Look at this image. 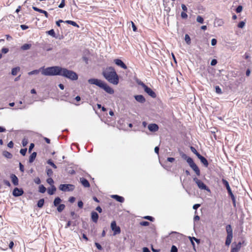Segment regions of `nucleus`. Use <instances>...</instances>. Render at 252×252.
<instances>
[{
	"mask_svg": "<svg viewBox=\"0 0 252 252\" xmlns=\"http://www.w3.org/2000/svg\"><path fill=\"white\" fill-rule=\"evenodd\" d=\"M55 75H61L71 80L78 79V75L75 72L58 66H52V76Z\"/></svg>",
	"mask_w": 252,
	"mask_h": 252,
	"instance_id": "f257e3e1",
	"label": "nucleus"
},
{
	"mask_svg": "<svg viewBox=\"0 0 252 252\" xmlns=\"http://www.w3.org/2000/svg\"><path fill=\"white\" fill-rule=\"evenodd\" d=\"M104 78L110 83L117 85L119 83V76L113 67H106L102 72Z\"/></svg>",
	"mask_w": 252,
	"mask_h": 252,
	"instance_id": "f03ea898",
	"label": "nucleus"
},
{
	"mask_svg": "<svg viewBox=\"0 0 252 252\" xmlns=\"http://www.w3.org/2000/svg\"><path fill=\"white\" fill-rule=\"evenodd\" d=\"M52 66L48 67L46 68H45L44 67H41L38 69L34 70L28 72V74L29 75L38 74L40 72H41L43 75L52 76Z\"/></svg>",
	"mask_w": 252,
	"mask_h": 252,
	"instance_id": "7ed1b4c3",
	"label": "nucleus"
},
{
	"mask_svg": "<svg viewBox=\"0 0 252 252\" xmlns=\"http://www.w3.org/2000/svg\"><path fill=\"white\" fill-rule=\"evenodd\" d=\"M193 180L200 189L206 190L210 192V189L200 180L196 177L193 178Z\"/></svg>",
	"mask_w": 252,
	"mask_h": 252,
	"instance_id": "20e7f679",
	"label": "nucleus"
},
{
	"mask_svg": "<svg viewBox=\"0 0 252 252\" xmlns=\"http://www.w3.org/2000/svg\"><path fill=\"white\" fill-rule=\"evenodd\" d=\"M74 189V186L70 184H61L59 187V189L63 191H72Z\"/></svg>",
	"mask_w": 252,
	"mask_h": 252,
	"instance_id": "39448f33",
	"label": "nucleus"
},
{
	"mask_svg": "<svg viewBox=\"0 0 252 252\" xmlns=\"http://www.w3.org/2000/svg\"><path fill=\"white\" fill-rule=\"evenodd\" d=\"M111 228L113 230L114 235L120 234L121 232L120 227L117 225L115 221H113L111 223Z\"/></svg>",
	"mask_w": 252,
	"mask_h": 252,
	"instance_id": "423d86ee",
	"label": "nucleus"
},
{
	"mask_svg": "<svg viewBox=\"0 0 252 252\" xmlns=\"http://www.w3.org/2000/svg\"><path fill=\"white\" fill-rule=\"evenodd\" d=\"M88 82L91 84L95 85L101 88L103 85L104 82L95 78H92L88 80Z\"/></svg>",
	"mask_w": 252,
	"mask_h": 252,
	"instance_id": "0eeeda50",
	"label": "nucleus"
},
{
	"mask_svg": "<svg viewBox=\"0 0 252 252\" xmlns=\"http://www.w3.org/2000/svg\"><path fill=\"white\" fill-rule=\"evenodd\" d=\"M24 193V191L22 189L15 188L13 191V195L15 197L21 196Z\"/></svg>",
	"mask_w": 252,
	"mask_h": 252,
	"instance_id": "6e6552de",
	"label": "nucleus"
},
{
	"mask_svg": "<svg viewBox=\"0 0 252 252\" xmlns=\"http://www.w3.org/2000/svg\"><path fill=\"white\" fill-rule=\"evenodd\" d=\"M101 88L103 89L105 92L109 94H112L114 93V90L104 82Z\"/></svg>",
	"mask_w": 252,
	"mask_h": 252,
	"instance_id": "1a4fd4ad",
	"label": "nucleus"
},
{
	"mask_svg": "<svg viewBox=\"0 0 252 252\" xmlns=\"http://www.w3.org/2000/svg\"><path fill=\"white\" fill-rule=\"evenodd\" d=\"M144 90V91L152 97L155 98L156 97V93L151 88H149L148 86L145 87V88Z\"/></svg>",
	"mask_w": 252,
	"mask_h": 252,
	"instance_id": "9d476101",
	"label": "nucleus"
},
{
	"mask_svg": "<svg viewBox=\"0 0 252 252\" xmlns=\"http://www.w3.org/2000/svg\"><path fill=\"white\" fill-rule=\"evenodd\" d=\"M149 130L151 132H156L158 130V126L156 124H151L148 126Z\"/></svg>",
	"mask_w": 252,
	"mask_h": 252,
	"instance_id": "9b49d317",
	"label": "nucleus"
},
{
	"mask_svg": "<svg viewBox=\"0 0 252 252\" xmlns=\"http://www.w3.org/2000/svg\"><path fill=\"white\" fill-rule=\"evenodd\" d=\"M114 62L117 64L118 66H120L122 68L125 69L127 68L126 65L124 63V62L120 60V59H115L114 60Z\"/></svg>",
	"mask_w": 252,
	"mask_h": 252,
	"instance_id": "f8f14e48",
	"label": "nucleus"
},
{
	"mask_svg": "<svg viewBox=\"0 0 252 252\" xmlns=\"http://www.w3.org/2000/svg\"><path fill=\"white\" fill-rule=\"evenodd\" d=\"M233 238V234H227V237L225 241L226 246H229L232 241Z\"/></svg>",
	"mask_w": 252,
	"mask_h": 252,
	"instance_id": "ddd939ff",
	"label": "nucleus"
},
{
	"mask_svg": "<svg viewBox=\"0 0 252 252\" xmlns=\"http://www.w3.org/2000/svg\"><path fill=\"white\" fill-rule=\"evenodd\" d=\"M91 219L94 222H97L98 219V215L94 211L91 213Z\"/></svg>",
	"mask_w": 252,
	"mask_h": 252,
	"instance_id": "4468645a",
	"label": "nucleus"
},
{
	"mask_svg": "<svg viewBox=\"0 0 252 252\" xmlns=\"http://www.w3.org/2000/svg\"><path fill=\"white\" fill-rule=\"evenodd\" d=\"M80 182L82 185L85 188H89L90 186V183L88 181L84 178H81Z\"/></svg>",
	"mask_w": 252,
	"mask_h": 252,
	"instance_id": "2eb2a0df",
	"label": "nucleus"
},
{
	"mask_svg": "<svg viewBox=\"0 0 252 252\" xmlns=\"http://www.w3.org/2000/svg\"><path fill=\"white\" fill-rule=\"evenodd\" d=\"M135 99L140 103H144L145 102V99L142 95H137L134 96Z\"/></svg>",
	"mask_w": 252,
	"mask_h": 252,
	"instance_id": "dca6fc26",
	"label": "nucleus"
},
{
	"mask_svg": "<svg viewBox=\"0 0 252 252\" xmlns=\"http://www.w3.org/2000/svg\"><path fill=\"white\" fill-rule=\"evenodd\" d=\"M224 22L221 19H215L214 21V25L216 27H220L223 25Z\"/></svg>",
	"mask_w": 252,
	"mask_h": 252,
	"instance_id": "f3484780",
	"label": "nucleus"
},
{
	"mask_svg": "<svg viewBox=\"0 0 252 252\" xmlns=\"http://www.w3.org/2000/svg\"><path fill=\"white\" fill-rule=\"evenodd\" d=\"M10 177L13 184L15 186H17L18 185V179L17 176L14 174H11Z\"/></svg>",
	"mask_w": 252,
	"mask_h": 252,
	"instance_id": "a211bd4d",
	"label": "nucleus"
},
{
	"mask_svg": "<svg viewBox=\"0 0 252 252\" xmlns=\"http://www.w3.org/2000/svg\"><path fill=\"white\" fill-rule=\"evenodd\" d=\"M223 184L225 185L226 188V189L228 192L229 194H232V191L230 189V187L229 185L228 182L225 179H222V180Z\"/></svg>",
	"mask_w": 252,
	"mask_h": 252,
	"instance_id": "6ab92c4d",
	"label": "nucleus"
},
{
	"mask_svg": "<svg viewBox=\"0 0 252 252\" xmlns=\"http://www.w3.org/2000/svg\"><path fill=\"white\" fill-rule=\"evenodd\" d=\"M111 197L119 202H123L124 201V198L123 197L118 195H112Z\"/></svg>",
	"mask_w": 252,
	"mask_h": 252,
	"instance_id": "aec40b11",
	"label": "nucleus"
},
{
	"mask_svg": "<svg viewBox=\"0 0 252 252\" xmlns=\"http://www.w3.org/2000/svg\"><path fill=\"white\" fill-rule=\"evenodd\" d=\"M186 159L187 162L189 165L190 167H191V166H192L195 164L193 162V159L191 158L188 157V156H186Z\"/></svg>",
	"mask_w": 252,
	"mask_h": 252,
	"instance_id": "412c9836",
	"label": "nucleus"
},
{
	"mask_svg": "<svg viewBox=\"0 0 252 252\" xmlns=\"http://www.w3.org/2000/svg\"><path fill=\"white\" fill-rule=\"evenodd\" d=\"M20 68L19 67H16L12 68L11 70V74L13 76H15L17 74L18 72L20 71Z\"/></svg>",
	"mask_w": 252,
	"mask_h": 252,
	"instance_id": "4be33fe9",
	"label": "nucleus"
},
{
	"mask_svg": "<svg viewBox=\"0 0 252 252\" xmlns=\"http://www.w3.org/2000/svg\"><path fill=\"white\" fill-rule=\"evenodd\" d=\"M190 167L194 171V172L197 175L199 176L200 175V170L197 166L196 165V164L191 166Z\"/></svg>",
	"mask_w": 252,
	"mask_h": 252,
	"instance_id": "5701e85b",
	"label": "nucleus"
},
{
	"mask_svg": "<svg viewBox=\"0 0 252 252\" xmlns=\"http://www.w3.org/2000/svg\"><path fill=\"white\" fill-rule=\"evenodd\" d=\"M190 167L194 171V172L197 175L199 176L200 175V170L197 166L196 165V164L191 166Z\"/></svg>",
	"mask_w": 252,
	"mask_h": 252,
	"instance_id": "b1692460",
	"label": "nucleus"
},
{
	"mask_svg": "<svg viewBox=\"0 0 252 252\" xmlns=\"http://www.w3.org/2000/svg\"><path fill=\"white\" fill-rule=\"evenodd\" d=\"M36 157V153L33 152L30 157L29 162L32 163L35 159Z\"/></svg>",
	"mask_w": 252,
	"mask_h": 252,
	"instance_id": "393cba45",
	"label": "nucleus"
},
{
	"mask_svg": "<svg viewBox=\"0 0 252 252\" xmlns=\"http://www.w3.org/2000/svg\"><path fill=\"white\" fill-rule=\"evenodd\" d=\"M56 190V188L54 186H52L51 188L48 189V193L50 195H52L54 193Z\"/></svg>",
	"mask_w": 252,
	"mask_h": 252,
	"instance_id": "a878e982",
	"label": "nucleus"
},
{
	"mask_svg": "<svg viewBox=\"0 0 252 252\" xmlns=\"http://www.w3.org/2000/svg\"><path fill=\"white\" fill-rule=\"evenodd\" d=\"M2 155L4 157L7 158H11L12 157V155L6 151H3Z\"/></svg>",
	"mask_w": 252,
	"mask_h": 252,
	"instance_id": "bb28decb",
	"label": "nucleus"
},
{
	"mask_svg": "<svg viewBox=\"0 0 252 252\" xmlns=\"http://www.w3.org/2000/svg\"><path fill=\"white\" fill-rule=\"evenodd\" d=\"M199 159L205 167H207L208 166V161L204 157L202 156Z\"/></svg>",
	"mask_w": 252,
	"mask_h": 252,
	"instance_id": "cd10ccee",
	"label": "nucleus"
},
{
	"mask_svg": "<svg viewBox=\"0 0 252 252\" xmlns=\"http://www.w3.org/2000/svg\"><path fill=\"white\" fill-rule=\"evenodd\" d=\"M61 202V199H60V198L59 197H56L54 201V206H57L59 205Z\"/></svg>",
	"mask_w": 252,
	"mask_h": 252,
	"instance_id": "c85d7f7f",
	"label": "nucleus"
},
{
	"mask_svg": "<svg viewBox=\"0 0 252 252\" xmlns=\"http://www.w3.org/2000/svg\"><path fill=\"white\" fill-rule=\"evenodd\" d=\"M226 230L227 234H233L232 229L231 226L230 224H228L226 226Z\"/></svg>",
	"mask_w": 252,
	"mask_h": 252,
	"instance_id": "c756f323",
	"label": "nucleus"
},
{
	"mask_svg": "<svg viewBox=\"0 0 252 252\" xmlns=\"http://www.w3.org/2000/svg\"><path fill=\"white\" fill-rule=\"evenodd\" d=\"M31 47V44H25L23 46H21V49L23 50H27L29 49Z\"/></svg>",
	"mask_w": 252,
	"mask_h": 252,
	"instance_id": "7c9ffc66",
	"label": "nucleus"
},
{
	"mask_svg": "<svg viewBox=\"0 0 252 252\" xmlns=\"http://www.w3.org/2000/svg\"><path fill=\"white\" fill-rule=\"evenodd\" d=\"M65 23L70 24L74 27H79L78 25L75 22L71 20H67L65 22Z\"/></svg>",
	"mask_w": 252,
	"mask_h": 252,
	"instance_id": "2f4dec72",
	"label": "nucleus"
},
{
	"mask_svg": "<svg viewBox=\"0 0 252 252\" xmlns=\"http://www.w3.org/2000/svg\"><path fill=\"white\" fill-rule=\"evenodd\" d=\"M64 208L65 205L64 204H60L57 208V210L59 212H61L64 210Z\"/></svg>",
	"mask_w": 252,
	"mask_h": 252,
	"instance_id": "473e14b6",
	"label": "nucleus"
},
{
	"mask_svg": "<svg viewBox=\"0 0 252 252\" xmlns=\"http://www.w3.org/2000/svg\"><path fill=\"white\" fill-rule=\"evenodd\" d=\"M44 200L43 199H40L37 202V206L39 208L42 207L44 205Z\"/></svg>",
	"mask_w": 252,
	"mask_h": 252,
	"instance_id": "72a5a7b5",
	"label": "nucleus"
},
{
	"mask_svg": "<svg viewBox=\"0 0 252 252\" xmlns=\"http://www.w3.org/2000/svg\"><path fill=\"white\" fill-rule=\"evenodd\" d=\"M185 40L188 44H190V38L188 34H185Z\"/></svg>",
	"mask_w": 252,
	"mask_h": 252,
	"instance_id": "f704fd0d",
	"label": "nucleus"
},
{
	"mask_svg": "<svg viewBox=\"0 0 252 252\" xmlns=\"http://www.w3.org/2000/svg\"><path fill=\"white\" fill-rule=\"evenodd\" d=\"M46 188L43 185H40L39 187V191L41 193H44L46 191Z\"/></svg>",
	"mask_w": 252,
	"mask_h": 252,
	"instance_id": "c9c22d12",
	"label": "nucleus"
},
{
	"mask_svg": "<svg viewBox=\"0 0 252 252\" xmlns=\"http://www.w3.org/2000/svg\"><path fill=\"white\" fill-rule=\"evenodd\" d=\"M47 163L52 166L54 168L56 169L57 166L53 162L51 159H48L47 161Z\"/></svg>",
	"mask_w": 252,
	"mask_h": 252,
	"instance_id": "e433bc0d",
	"label": "nucleus"
},
{
	"mask_svg": "<svg viewBox=\"0 0 252 252\" xmlns=\"http://www.w3.org/2000/svg\"><path fill=\"white\" fill-rule=\"evenodd\" d=\"M47 33L49 35H51V36H52L53 37H55L56 34H55V32L54 30H53V29H52V30H51L50 31H47Z\"/></svg>",
	"mask_w": 252,
	"mask_h": 252,
	"instance_id": "4c0bfd02",
	"label": "nucleus"
},
{
	"mask_svg": "<svg viewBox=\"0 0 252 252\" xmlns=\"http://www.w3.org/2000/svg\"><path fill=\"white\" fill-rule=\"evenodd\" d=\"M196 21L197 22L202 24L204 22V19L201 16H198L196 18Z\"/></svg>",
	"mask_w": 252,
	"mask_h": 252,
	"instance_id": "58836bf2",
	"label": "nucleus"
},
{
	"mask_svg": "<svg viewBox=\"0 0 252 252\" xmlns=\"http://www.w3.org/2000/svg\"><path fill=\"white\" fill-rule=\"evenodd\" d=\"M46 173H47V175L49 177H51V176H52V175L53 174V171L51 169H50V168L47 169Z\"/></svg>",
	"mask_w": 252,
	"mask_h": 252,
	"instance_id": "ea45409f",
	"label": "nucleus"
},
{
	"mask_svg": "<svg viewBox=\"0 0 252 252\" xmlns=\"http://www.w3.org/2000/svg\"><path fill=\"white\" fill-rule=\"evenodd\" d=\"M28 143V140L27 138H24L22 140V145L23 147H25Z\"/></svg>",
	"mask_w": 252,
	"mask_h": 252,
	"instance_id": "a19ab883",
	"label": "nucleus"
},
{
	"mask_svg": "<svg viewBox=\"0 0 252 252\" xmlns=\"http://www.w3.org/2000/svg\"><path fill=\"white\" fill-rule=\"evenodd\" d=\"M47 182L51 186H53L54 181L51 178H49L47 179Z\"/></svg>",
	"mask_w": 252,
	"mask_h": 252,
	"instance_id": "79ce46f5",
	"label": "nucleus"
},
{
	"mask_svg": "<svg viewBox=\"0 0 252 252\" xmlns=\"http://www.w3.org/2000/svg\"><path fill=\"white\" fill-rule=\"evenodd\" d=\"M245 25V23L244 21L240 22L239 24L238 25V27L239 28H243Z\"/></svg>",
	"mask_w": 252,
	"mask_h": 252,
	"instance_id": "37998d69",
	"label": "nucleus"
},
{
	"mask_svg": "<svg viewBox=\"0 0 252 252\" xmlns=\"http://www.w3.org/2000/svg\"><path fill=\"white\" fill-rule=\"evenodd\" d=\"M27 151V148L22 149L20 150V153L23 156H25L26 155V154Z\"/></svg>",
	"mask_w": 252,
	"mask_h": 252,
	"instance_id": "c03bdc74",
	"label": "nucleus"
},
{
	"mask_svg": "<svg viewBox=\"0 0 252 252\" xmlns=\"http://www.w3.org/2000/svg\"><path fill=\"white\" fill-rule=\"evenodd\" d=\"M181 16L183 19H187L188 18V15L186 12H181Z\"/></svg>",
	"mask_w": 252,
	"mask_h": 252,
	"instance_id": "a18cd8bd",
	"label": "nucleus"
},
{
	"mask_svg": "<svg viewBox=\"0 0 252 252\" xmlns=\"http://www.w3.org/2000/svg\"><path fill=\"white\" fill-rule=\"evenodd\" d=\"M242 9L243 7L241 5H239L237 7L236 9V12L237 13H240L242 11Z\"/></svg>",
	"mask_w": 252,
	"mask_h": 252,
	"instance_id": "49530a36",
	"label": "nucleus"
},
{
	"mask_svg": "<svg viewBox=\"0 0 252 252\" xmlns=\"http://www.w3.org/2000/svg\"><path fill=\"white\" fill-rule=\"evenodd\" d=\"M171 252H178L177 248L175 246L173 245L171 247Z\"/></svg>",
	"mask_w": 252,
	"mask_h": 252,
	"instance_id": "de8ad7c7",
	"label": "nucleus"
},
{
	"mask_svg": "<svg viewBox=\"0 0 252 252\" xmlns=\"http://www.w3.org/2000/svg\"><path fill=\"white\" fill-rule=\"evenodd\" d=\"M140 224L142 226H148L149 225V222L148 221H141Z\"/></svg>",
	"mask_w": 252,
	"mask_h": 252,
	"instance_id": "09e8293b",
	"label": "nucleus"
},
{
	"mask_svg": "<svg viewBox=\"0 0 252 252\" xmlns=\"http://www.w3.org/2000/svg\"><path fill=\"white\" fill-rule=\"evenodd\" d=\"M32 9H33L34 10H35V11H37V12H40V13H41L42 12V11H43V10H42V9H39V8H37V7H35V6H32Z\"/></svg>",
	"mask_w": 252,
	"mask_h": 252,
	"instance_id": "8fccbe9b",
	"label": "nucleus"
},
{
	"mask_svg": "<svg viewBox=\"0 0 252 252\" xmlns=\"http://www.w3.org/2000/svg\"><path fill=\"white\" fill-rule=\"evenodd\" d=\"M34 182L36 184H39L41 183L40 179L39 177H36L34 179Z\"/></svg>",
	"mask_w": 252,
	"mask_h": 252,
	"instance_id": "3c124183",
	"label": "nucleus"
},
{
	"mask_svg": "<svg viewBox=\"0 0 252 252\" xmlns=\"http://www.w3.org/2000/svg\"><path fill=\"white\" fill-rule=\"evenodd\" d=\"M216 92L218 94H221V90L219 86H216Z\"/></svg>",
	"mask_w": 252,
	"mask_h": 252,
	"instance_id": "603ef678",
	"label": "nucleus"
},
{
	"mask_svg": "<svg viewBox=\"0 0 252 252\" xmlns=\"http://www.w3.org/2000/svg\"><path fill=\"white\" fill-rule=\"evenodd\" d=\"M138 85H140L142 87V88L144 89L145 88V87H147V86L144 83H143L141 81H139L138 82Z\"/></svg>",
	"mask_w": 252,
	"mask_h": 252,
	"instance_id": "864d4df0",
	"label": "nucleus"
},
{
	"mask_svg": "<svg viewBox=\"0 0 252 252\" xmlns=\"http://www.w3.org/2000/svg\"><path fill=\"white\" fill-rule=\"evenodd\" d=\"M138 85H140L142 87V88L144 89L145 88V87H147V86L144 83H143L141 81H139L138 82Z\"/></svg>",
	"mask_w": 252,
	"mask_h": 252,
	"instance_id": "5fc2aeb1",
	"label": "nucleus"
},
{
	"mask_svg": "<svg viewBox=\"0 0 252 252\" xmlns=\"http://www.w3.org/2000/svg\"><path fill=\"white\" fill-rule=\"evenodd\" d=\"M189 239H193V240H194L196 243H199L200 240L194 237H189Z\"/></svg>",
	"mask_w": 252,
	"mask_h": 252,
	"instance_id": "6e6d98bb",
	"label": "nucleus"
},
{
	"mask_svg": "<svg viewBox=\"0 0 252 252\" xmlns=\"http://www.w3.org/2000/svg\"><path fill=\"white\" fill-rule=\"evenodd\" d=\"M217 63V61L216 59H213L211 62V65L212 66L215 65Z\"/></svg>",
	"mask_w": 252,
	"mask_h": 252,
	"instance_id": "4d7b16f0",
	"label": "nucleus"
},
{
	"mask_svg": "<svg viewBox=\"0 0 252 252\" xmlns=\"http://www.w3.org/2000/svg\"><path fill=\"white\" fill-rule=\"evenodd\" d=\"M217 41L216 39L215 38H213L211 40V45L212 46H215L217 44Z\"/></svg>",
	"mask_w": 252,
	"mask_h": 252,
	"instance_id": "13d9d810",
	"label": "nucleus"
},
{
	"mask_svg": "<svg viewBox=\"0 0 252 252\" xmlns=\"http://www.w3.org/2000/svg\"><path fill=\"white\" fill-rule=\"evenodd\" d=\"M181 7H182V9L184 11L183 12H187V11L188 8H187V6L185 4H182L181 5Z\"/></svg>",
	"mask_w": 252,
	"mask_h": 252,
	"instance_id": "bf43d9fd",
	"label": "nucleus"
},
{
	"mask_svg": "<svg viewBox=\"0 0 252 252\" xmlns=\"http://www.w3.org/2000/svg\"><path fill=\"white\" fill-rule=\"evenodd\" d=\"M64 1L65 0H62L61 3L59 5L60 8H63L64 6Z\"/></svg>",
	"mask_w": 252,
	"mask_h": 252,
	"instance_id": "052dcab7",
	"label": "nucleus"
},
{
	"mask_svg": "<svg viewBox=\"0 0 252 252\" xmlns=\"http://www.w3.org/2000/svg\"><path fill=\"white\" fill-rule=\"evenodd\" d=\"M131 25H132V28L133 31L134 32H136L137 30L136 26L135 25V24H134V23L133 22L131 21Z\"/></svg>",
	"mask_w": 252,
	"mask_h": 252,
	"instance_id": "680f3d73",
	"label": "nucleus"
},
{
	"mask_svg": "<svg viewBox=\"0 0 252 252\" xmlns=\"http://www.w3.org/2000/svg\"><path fill=\"white\" fill-rule=\"evenodd\" d=\"M9 50L8 48H3L2 49H1V51L4 54H6L8 52Z\"/></svg>",
	"mask_w": 252,
	"mask_h": 252,
	"instance_id": "e2e57ef3",
	"label": "nucleus"
},
{
	"mask_svg": "<svg viewBox=\"0 0 252 252\" xmlns=\"http://www.w3.org/2000/svg\"><path fill=\"white\" fill-rule=\"evenodd\" d=\"M144 218L145 219L148 220H151V221H153V219H154L152 217L148 216L144 217Z\"/></svg>",
	"mask_w": 252,
	"mask_h": 252,
	"instance_id": "0e129e2a",
	"label": "nucleus"
},
{
	"mask_svg": "<svg viewBox=\"0 0 252 252\" xmlns=\"http://www.w3.org/2000/svg\"><path fill=\"white\" fill-rule=\"evenodd\" d=\"M78 206L80 208H82L83 206V203L82 201H79L78 202Z\"/></svg>",
	"mask_w": 252,
	"mask_h": 252,
	"instance_id": "69168bd1",
	"label": "nucleus"
},
{
	"mask_svg": "<svg viewBox=\"0 0 252 252\" xmlns=\"http://www.w3.org/2000/svg\"><path fill=\"white\" fill-rule=\"evenodd\" d=\"M7 146H8L9 148H13V142H12V141H10V142L8 143V144H7Z\"/></svg>",
	"mask_w": 252,
	"mask_h": 252,
	"instance_id": "338daca9",
	"label": "nucleus"
},
{
	"mask_svg": "<svg viewBox=\"0 0 252 252\" xmlns=\"http://www.w3.org/2000/svg\"><path fill=\"white\" fill-rule=\"evenodd\" d=\"M143 252H150V251L148 248L144 247L143 248Z\"/></svg>",
	"mask_w": 252,
	"mask_h": 252,
	"instance_id": "774afa93",
	"label": "nucleus"
}]
</instances>
